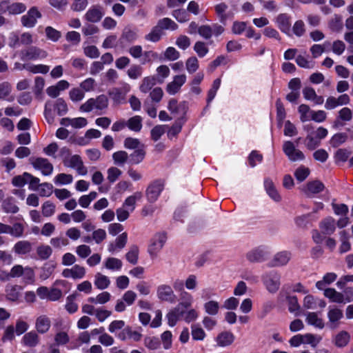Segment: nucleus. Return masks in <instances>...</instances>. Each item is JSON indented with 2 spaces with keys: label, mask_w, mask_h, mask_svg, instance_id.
Masks as SVG:
<instances>
[{
  "label": "nucleus",
  "mask_w": 353,
  "mask_h": 353,
  "mask_svg": "<svg viewBox=\"0 0 353 353\" xmlns=\"http://www.w3.org/2000/svg\"><path fill=\"white\" fill-rule=\"evenodd\" d=\"M303 130L306 133L303 143L309 150H314L317 148L321 145V141L328 134L326 128L321 126L316 128L311 123L304 125Z\"/></svg>",
  "instance_id": "nucleus-1"
},
{
  "label": "nucleus",
  "mask_w": 353,
  "mask_h": 353,
  "mask_svg": "<svg viewBox=\"0 0 353 353\" xmlns=\"http://www.w3.org/2000/svg\"><path fill=\"white\" fill-rule=\"evenodd\" d=\"M21 277L26 284H32L34 281V272L30 267H23L21 265H14L8 274V278Z\"/></svg>",
  "instance_id": "nucleus-2"
},
{
  "label": "nucleus",
  "mask_w": 353,
  "mask_h": 353,
  "mask_svg": "<svg viewBox=\"0 0 353 353\" xmlns=\"http://www.w3.org/2000/svg\"><path fill=\"white\" fill-rule=\"evenodd\" d=\"M108 99L104 94L98 96L97 98H90L80 106V111L90 112L92 110H103L108 107Z\"/></svg>",
  "instance_id": "nucleus-3"
},
{
  "label": "nucleus",
  "mask_w": 353,
  "mask_h": 353,
  "mask_svg": "<svg viewBox=\"0 0 353 353\" xmlns=\"http://www.w3.org/2000/svg\"><path fill=\"white\" fill-rule=\"evenodd\" d=\"M282 148L283 153L290 161H302L305 159L304 153L291 141H285Z\"/></svg>",
  "instance_id": "nucleus-4"
},
{
  "label": "nucleus",
  "mask_w": 353,
  "mask_h": 353,
  "mask_svg": "<svg viewBox=\"0 0 353 353\" xmlns=\"http://www.w3.org/2000/svg\"><path fill=\"white\" fill-rule=\"evenodd\" d=\"M263 284L270 293H275L281 285V275L276 271H270L262 276Z\"/></svg>",
  "instance_id": "nucleus-5"
},
{
  "label": "nucleus",
  "mask_w": 353,
  "mask_h": 353,
  "mask_svg": "<svg viewBox=\"0 0 353 353\" xmlns=\"http://www.w3.org/2000/svg\"><path fill=\"white\" fill-rule=\"evenodd\" d=\"M42 15L38 8L36 6L31 7L26 14L21 17V22L23 26L31 28L35 26L37 20L41 18Z\"/></svg>",
  "instance_id": "nucleus-6"
},
{
  "label": "nucleus",
  "mask_w": 353,
  "mask_h": 353,
  "mask_svg": "<svg viewBox=\"0 0 353 353\" xmlns=\"http://www.w3.org/2000/svg\"><path fill=\"white\" fill-rule=\"evenodd\" d=\"M167 237L164 232H159L154 235L148 246V252L152 257L157 256L163 248Z\"/></svg>",
  "instance_id": "nucleus-7"
},
{
  "label": "nucleus",
  "mask_w": 353,
  "mask_h": 353,
  "mask_svg": "<svg viewBox=\"0 0 353 353\" xmlns=\"http://www.w3.org/2000/svg\"><path fill=\"white\" fill-rule=\"evenodd\" d=\"M64 165L74 169L81 176H85L88 173V169L83 165V162L79 155L74 154L71 157H65Z\"/></svg>",
  "instance_id": "nucleus-8"
},
{
  "label": "nucleus",
  "mask_w": 353,
  "mask_h": 353,
  "mask_svg": "<svg viewBox=\"0 0 353 353\" xmlns=\"http://www.w3.org/2000/svg\"><path fill=\"white\" fill-rule=\"evenodd\" d=\"M157 296L161 301L169 303H174L176 300V296L172 288L168 284H161L157 287Z\"/></svg>",
  "instance_id": "nucleus-9"
},
{
  "label": "nucleus",
  "mask_w": 353,
  "mask_h": 353,
  "mask_svg": "<svg viewBox=\"0 0 353 353\" xmlns=\"http://www.w3.org/2000/svg\"><path fill=\"white\" fill-rule=\"evenodd\" d=\"M327 317L328 319L327 326L330 329H336L339 326L340 321L343 318V310L335 305L329 306Z\"/></svg>",
  "instance_id": "nucleus-10"
},
{
  "label": "nucleus",
  "mask_w": 353,
  "mask_h": 353,
  "mask_svg": "<svg viewBox=\"0 0 353 353\" xmlns=\"http://www.w3.org/2000/svg\"><path fill=\"white\" fill-rule=\"evenodd\" d=\"M269 254L270 252L266 247L259 246L249 251L246 258L252 263H258L265 260Z\"/></svg>",
  "instance_id": "nucleus-11"
},
{
  "label": "nucleus",
  "mask_w": 353,
  "mask_h": 353,
  "mask_svg": "<svg viewBox=\"0 0 353 353\" xmlns=\"http://www.w3.org/2000/svg\"><path fill=\"white\" fill-rule=\"evenodd\" d=\"M47 55V52L45 50L32 46L21 52V59L23 61L42 59L46 58Z\"/></svg>",
  "instance_id": "nucleus-12"
},
{
  "label": "nucleus",
  "mask_w": 353,
  "mask_h": 353,
  "mask_svg": "<svg viewBox=\"0 0 353 353\" xmlns=\"http://www.w3.org/2000/svg\"><path fill=\"white\" fill-rule=\"evenodd\" d=\"M163 183L160 181L157 180L154 182H152L147 188L146 190V196L148 198V200L150 202H154L157 200L159 198L160 194L163 190Z\"/></svg>",
  "instance_id": "nucleus-13"
},
{
  "label": "nucleus",
  "mask_w": 353,
  "mask_h": 353,
  "mask_svg": "<svg viewBox=\"0 0 353 353\" xmlns=\"http://www.w3.org/2000/svg\"><path fill=\"white\" fill-rule=\"evenodd\" d=\"M128 241V234L123 232L119 235L114 241L110 242L108 245V251L114 254L119 253L123 249Z\"/></svg>",
  "instance_id": "nucleus-14"
},
{
  "label": "nucleus",
  "mask_w": 353,
  "mask_h": 353,
  "mask_svg": "<svg viewBox=\"0 0 353 353\" xmlns=\"http://www.w3.org/2000/svg\"><path fill=\"white\" fill-rule=\"evenodd\" d=\"M186 79V75L184 74L174 76L172 81L166 85V92L170 95H174L181 90Z\"/></svg>",
  "instance_id": "nucleus-15"
},
{
  "label": "nucleus",
  "mask_w": 353,
  "mask_h": 353,
  "mask_svg": "<svg viewBox=\"0 0 353 353\" xmlns=\"http://www.w3.org/2000/svg\"><path fill=\"white\" fill-rule=\"evenodd\" d=\"M32 165L36 170H40L42 174L45 176H49L53 172L52 164L45 158H36L32 160Z\"/></svg>",
  "instance_id": "nucleus-16"
},
{
  "label": "nucleus",
  "mask_w": 353,
  "mask_h": 353,
  "mask_svg": "<svg viewBox=\"0 0 353 353\" xmlns=\"http://www.w3.org/2000/svg\"><path fill=\"white\" fill-rule=\"evenodd\" d=\"M6 6L4 12H7L10 15H17L23 13L26 10V6L21 2H14L8 3L6 1L0 2V7Z\"/></svg>",
  "instance_id": "nucleus-17"
},
{
  "label": "nucleus",
  "mask_w": 353,
  "mask_h": 353,
  "mask_svg": "<svg viewBox=\"0 0 353 353\" xmlns=\"http://www.w3.org/2000/svg\"><path fill=\"white\" fill-rule=\"evenodd\" d=\"M61 274L65 278L81 279L85 275V269L79 265H74L71 268L64 269Z\"/></svg>",
  "instance_id": "nucleus-18"
},
{
  "label": "nucleus",
  "mask_w": 353,
  "mask_h": 353,
  "mask_svg": "<svg viewBox=\"0 0 353 353\" xmlns=\"http://www.w3.org/2000/svg\"><path fill=\"white\" fill-rule=\"evenodd\" d=\"M104 13L103 12V8L99 6H91L85 14V19L92 23L99 22Z\"/></svg>",
  "instance_id": "nucleus-19"
},
{
  "label": "nucleus",
  "mask_w": 353,
  "mask_h": 353,
  "mask_svg": "<svg viewBox=\"0 0 353 353\" xmlns=\"http://www.w3.org/2000/svg\"><path fill=\"white\" fill-rule=\"evenodd\" d=\"M324 296L329 299L330 301L337 303H349L352 301L350 299H345L344 295L337 292L334 288H327L324 290Z\"/></svg>",
  "instance_id": "nucleus-20"
},
{
  "label": "nucleus",
  "mask_w": 353,
  "mask_h": 353,
  "mask_svg": "<svg viewBox=\"0 0 353 353\" xmlns=\"http://www.w3.org/2000/svg\"><path fill=\"white\" fill-rule=\"evenodd\" d=\"M319 229L323 234L331 235L336 230L335 220L331 216L323 219L319 223Z\"/></svg>",
  "instance_id": "nucleus-21"
},
{
  "label": "nucleus",
  "mask_w": 353,
  "mask_h": 353,
  "mask_svg": "<svg viewBox=\"0 0 353 353\" xmlns=\"http://www.w3.org/2000/svg\"><path fill=\"white\" fill-rule=\"evenodd\" d=\"M234 339L235 336L232 332L230 331H223L217 335L215 339V341L218 346L223 347L232 344Z\"/></svg>",
  "instance_id": "nucleus-22"
},
{
  "label": "nucleus",
  "mask_w": 353,
  "mask_h": 353,
  "mask_svg": "<svg viewBox=\"0 0 353 353\" xmlns=\"http://www.w3.org/2000/svg\"><path fill=\"white\" fill-rule=\"evenodd\" d=\"M275 22L281 32L287 34H290L291 28V21L290 17L288 14H279L275 19Z\"/></svg>",
  "instance_id": "nucleus-23"
},
{
  "label": "nucleus",
  "mask_w": 353,
  "mask_h": 353,
  "mask_svg": "<svg viewBox=\"0 0 353 353\" xmlns=\"http://www.w3.org/2000/svg\"><path fill=\"white\" fill-rule=\"evenodd\" d=\"M263 184L267 194L272 200L276 202H279L281 200V196L278 192L274 183L270 178H265Z\"/></svg>",
  "instance_id": "nucleus-24"
},
{
  "label": "nucleus",
  "mask_w": 353,
  "mask_h": 353,
  "mask_svg": "<svg viewBox=\"0 0 353 353\" xmlns=\"http://www.w3.org/2000/svg\"><path fill=\"white\" fill-rule=\"evenodd\" d=\"M50 326L51 321L48 316L42 314L36 319L35 328L39 333H46L50 330Z\"/></svg>",
  "instance_id": "nucleus-25"
},
{
  "label": "nucleus",
  "mask_w": 353,
  "mask_h": 353,
  "mask_svg": "<svg viewBox=\"0 0 353 353\" xmlns=\"http://www.w3.org/2000/svg\"><path fill=\"white\" fill-rule=\"evenodd\" d=\"M323 189L324 185L321 181H313L308 182L303 188V191L307 196H312L313 195L322 192Z\"/></svg>",
  "instance_id": "nucleus-26"
},
{
  "label": "nucleus",
  "mask_w": 353,
  "mask_h": 353,
  "mask_svg": "<svg viewBox=\"0 0 353 353\" xmlns=\"http://www.w3.org/2000/svg\"><path fill=\"white\" fill-rule=\"evenodd\" d=\"M292 257V254L289 251H281L276 253L271 261L272 266H283L285 265Z\"/></svg>",
  "instance_id": "nucleus-27"
},
{
  "label": "nucleus",
  "mask_w": 353,
  "mask_h": 353,
  "mask_svg": "<svg viewBox=\"0 0 353 353\" xmlns=\"http://www.w3.org/2000/svg\"><path fill=\"white\" fill-rule=\"evenodd\" d=\"M183 310L179 307V305L176 306L175 307L170 310L168 314H166V319L168 321V323L170 327H174L178 321L183 318Z\"/></svg>",
  "instance_id": "nucleus-28"
},
{
  "label": "nucleus",
  "mask_w": 353,
  "mask_h": 353,
  "mask_svg": "<svg viewBox=\"0 0 353 353\" xmlns=\"http://www.w3.org/2000/svg\"><path fill=\"white\" fill-rule=\"evenodd\" d=\"M11 92L12 85L9 82L3 81L0 83V100L12 102L14 100V96Z\"/></svg>",
  "instance_id": "nucleus-29"
},
{
  "label": "nucleus",
  "mask_w": 353,
  "mask_h": 353,
  "mask_svg": "<svg viewBox=\"0 0 353 353\" xmlns=\"http://www.w3.org/2000/svg\"><path fill=\"white\" fill-rule=\"evenodd\" d=\"M12 250L18 255H25L32 251V245L28 241L22 240L17 242L14 245Z\"/></svg>",
  "instance_id": "nucleus-30"
},
{
  "label": "nucleus",
  "mask_w": 353,
  "mask_h": 353,
  "mask_svg": "<svg viewBox=\"0 0 353 353\" xmlns=\"http://www.w3.org/2000/svg\"><path fill=\"white\" fill-rule=\"evenodd\" d=\"M350 334L347 331H340L335 334L332 339V343L337 347H344L350 342Z\"/></svg>",
  "instance_id": "nucleus-31"
},
{
  "label": "nucleus",
  "mask_w": 353,
  "mask_h": 353,
  "mask_svg": "<svg viewBox=\"0 0 353 353\" xmlns=\"http://www.w3.org/2000/svg\"><path fill=\"white\" fill-rule=\"evenodd\" d=\"M303 94L306 100L311 101L316 105H321L324 101L323 97L317 95L314 89L310 87L305 88L303 90Z\"/></svg>",
  "instance_id": "nucleus-32"
},
{
  "label": "nucleus",
  "mask_w": 353,
  "mask_h": 353,
  "mask_svg": "<svg viewBox=\"0 0 353 353\" xmlns=\"http://www.w3.org/2000/svg\"><path fill=\"white\" fill-rule=\"evenodd\" d=\"M142 196L143 194L141 192H136L133 194L128 196L122 205L132 212L135 209L137 201H140Z\"/></svg>",
  "instance_id": "nucleus-33"
},
{
  "label": "nucleus",
  "mask_w": 353,
  "mask_h": 353,
  "mask_svg": "<svg viewBox=\"0 0 353 353\" xmlns=\"http://www.w3.org/2000/svg\"><path fill=\"white\" fill-rule=\"evenodd\" d=\"M306 322L319 329H323L325 327L323 320L316 312H308L306 314Z\"/></svg>",
  "instance_id": "nucleus-34"
},
{
  "label": "nucleus",
  "mask_w": 353,
  "mask_h": 353,
  "mask_svg": "<svg viewBox=\"0 0 353 353\" xmlns=\"http://www.w3.org/2000/svg\"><path fill=\"white\" fill-rule=\"evenodd\" d=\"M129 90V86H127L124 91H122L119 88H114L109 92V94L115 103L121 104L125 101V94Z\"/></svg>",
  "instance_id": "nucleus-35"
},
{
  "label": "nucleus",
  "mask_w": 353,
  "mask_h": 353,
  "mask_svg": "<svg viewBox=\"0 0 353 353\" xmlns=\"http://www.w3.org/2000/svg\"><path fill=\"white\" fill-rule=\"evenodd\" d=\"M158 83L155 76L144 77L140 83L139 90L143 93L148 92L156 83Z\"/></svg>",
  "instance_id": "nucleus-36"
},
{
  "label": "nucleus",
  "mask_w": 353,
  "mask_h": 353,
  "mask_svg": "<svg viewBox=\"0 0 353 353\" xmlns=\"http://www.w3.org/2000/svg\"><path fill=\"white\" fill-rule=\"evenodd\" d=\"M336 278L337 275L334 272L326 273L323 276L322 280L319 281L316 283V287L317 289L320 290H325V286L333 283L336 279Z\"/></svg>",
  "instance_id": "nucleus-37"
},
{
  "label": "nucleus",
  "mask_w": 353,
  "mask_h": 353,
  "mask_svg": "<svg viewBox=\"0 0 353 353\" xmlns=\"http://www.w3.org/2000/svg\"><path fill=\"white\" fill-rule=\"evenodd\" d=\"M220 309V303L214 300H209L203 304L205 312L210 316L216 315Z\"/></svg>",
  "instance_id": "nucleus-38"
},
{
  "label": "nucleus",
  "mask_w": 353,
  "mask_h": 353,
  "mask_svg": "<svg viewBox=\"0 0 353 353\" xmlns=\"http://www.w3.org/2000/svg\"><path fill=\"white\" fill-rule=\"evenodd\" d=\"M22 342L26 346L34 347L39 343V336L35 332H29L23 336Z\"/></svg>",
  "instance_id": "nucleus-39"
},
{
  "label": "nucleus",
  "mask_w": 353,
  "mask_h": 353,
  "mask_svg": "<svg viewBox=\"0 0 353 353\" xmlns=\"http://www.w3.org/2000/svg\"><path fill=\"white\" fill-rule=\"evenodd\" d=\"M110 281L107 276L97 273L94 276V285L99 290H105L110 285Z\"/></svg>",
  "instance_id": "nucleus-40"
},
{
  "label": "nucleus",
  "mask_w": 353,
  "mask_h": 353,
  "mask_svg": "<svg viewBox=\"0 0 353 353\" xmlns=\"http://www.w3.org/2000/svg\"><path fill=\"white\" fill-rule=\"evenodd\" d=\"M122 265V261L120 259L114 257H108L104 262L105 268L112 271L121 270Z\"/></svg>",
  "instance_id": "nucleus-41"
},
{
  "label": "nucleus",
  "mask_w": 353,
  "mask_h": 353,
  "mask_svg": "<svg viewBox=\"0 0 353 353\" xmlns=\"http://www.w3.org/2000/svg\"><path fill=\"white\" fill-rule=\"evenodd\" d=\"M126 125L134 132H139L142 128V118L140 116H134L128 120Z\"/></svg>",
  "instance_id": "nucleus-42"
},
{
  "label": "nucleus",
  "mask_w": 353,
  "mask_h": 353,
  "mask_svg": "<svg viewBox=\"0 0 353 353\" xmlns=\"http://www.w3.org/2000/svg\"><path fill=\"white\" fill-rule=\"evenodd\" d=\"M157 26L161 31L163 30H175L178 28V25L174 21L167 17L160 19Z\"/></svg>",
  "instance_id": "nucleus-43"
},
{
  "label": "nucleus",
  "mask_w": 353,
  "mask_h": 353,
  "mask_svg": "<svg viewBox=\"0 0 353 353\" xmlns=\"http://www.w3.org/2000/svg\"><path fill=\"white\" fill-rule=\"evenodd\" d=\"M2 208L6 213L15 214L19 211V208L13 198L5 199L2 203Z\"/></svg>",
  "instance_id": "nucleus-44"
},
{
  "label": "nucleus",
  "mask_w": 353,
  "mask_h": 353,
  "mask_svg": "<svg viewBox=\"0 0 353 353\" xmlns=\"http://www.w3.org/2000/svg\"><path fill=\"white\" fill-rule=\"evenodd\" d=\"M52 108L59 116L65 114L68 110L67 103L62 98H59L54 103H52Z\"/></svg>",
  "instance_id": "nucleus-45"
},
{
  "label": "nucleus",
  "mask_w": 353,
  "mask_h": 353,
  "mask_svg": "<svg viewBox=\"0 0 353 353\" xmlns=\"http://www.w3.org/2000/svg\"><path fill=\"white\" fill-rule=\"evenodd\" d=\"M111 294L108 292H103L99 294L96 297H90L88 302L95 304H105L110 300Z\"/></svg>",
  "instance_id": "nucleus-46"
},
{
  "label": "nucleus",
  "mask_w": 353,
  "mask_h": 353,
  "mask_svg": "<svg viewBox=\"0 0 353 353\" xmlns=\"http://www.w3.org/2000/svg\"><path fill=\"white\" fill-rule=\"evenodd\" d=\"M300 114V120L302 122H306L311 120L312 111L307 105L301 104L298 108Z\"/></svg>",
  "instance_id": "nucleus-47"
},
{
  "label": "nucleus",
  "mask_w": 353,
  "mask_h": 353,
  "mask_svg": "<svg viewBox=\"0 0 353 353\" xmlns=\"http://www.w3.org/2000/svg\"><path fill=\"white\" fill-rule=\"evenodd\" d=\"M72 181L73 176L70 174L61 173L54 178V183L57 185H68L72 183Z\"/></svg>",
  "instance_id": "nucleus-48"
},
{
  "label": "nucleus",
  "mask_w": 353,
  "mask_h": 353,
  "mask_svg": "<svg viewBox=\"0 0 353 353\" xmlns=\"http://www.w3.org/2000/svg\"><path fill=\"white\" fill-rule=\"evenodd\" d=\"M215 12L219 18L220 22L225 24V21L228 18V15L225 13L228 6L225 3H221L215 6Z\"/></svg>",
  "instance_id": "nucleus-49"
},
{
  "label": "nucleus",
  "mask_w": 353,
  "mask_h": 353,
  "mask_svg": "<svg viewBox=\"0 0 353 353\" xmlns=\"http://www.w3.org/2000/svg\"><path fill=\"white\" fill-rule=\"evenodd\" d=\"M170 70L168 66L161 65L157 68V81L159 83H162L164 80L170 75Z\"/></svg>",
  "instance_id": "nucleus-50"
},
{
  "label": "nucleus",
  "mask_w": 353,
  "mask_h": 353,
  "mask_svg": "<svg viewBox=\"0 0 353 353\" xmlns=\"http://www.w3.org/2000/svg\"><path fill=\"white\" fill-rule=\"evenodd\" d=\"M310 173V169L301 165L296 169L294 172V176L298 181L302 182L307 178Z\"/></svg>",
  "instance_id": "nucleus-51"
},
{
  "label": "nucleus",
  "mask_w": 353,
  "mask_h": 353,
  "mask_svg": "<svg viewBox=\"0 0 353 353\" xmlns=\"http://www.w3.org/2000/svg\"><path fill=\"white\" fill-rule=\"evenodd\" d=\"M97 87V83L93 78L89 77L83 80L80 83V88L84 92H90L94 91Z\"/></svg>",
  "instance_id": "nucleus-52"
},
{
  "label": "nucleus",
  "mask_w": 353,
  "mask_h": 353,
  "mask_svg": "<svg viewBox=\"0 0 353 353\" xmlns=\"http://www.w3.org/2000/svg\"><path fill=\"white\" fill-rule=\"evenodd\" d=\"M162 34L163 32L157 26H156L152 29V30L148 34H147L145 36V39L147 41L155 43L161 39Z\"/></svg>",
  "instance_id": "nucleus-53"
},
{
  "label": "nucleus",
  "mask_w": 353,
  "mask_h": 353,
  "mask_svg": "<svg viewBox=\"0 0 353 353\" xmlns=\"http://www.w3.org/2000/svg\"><path fill=\"white\" fill-rule=\"evenodd\" d=\"M145 155V152L143 149V146L141 147L134 150L133 153L130 154V161L133 164H138L141 163Z\"/></svg>",
  "instance_id": "nucleus-54"
},
{
  "label": "nucleus",
  "mask_w": 353,
  "mask_h": 353,
  "mask_svg": "<svg viewBox=\"0 0 353 353\" xmlns=\"http://www.w3.org/2000/svg\"><path fill=\"white\" fill-rule=\"evenodd\" d=\"M139 252V248L137 245L131 246L129 251L125 254L127 261L133 265L137 264L138 262Z\"/></svg>",
  "instance_id": "nucleus-55"
},
{
  "label": "nucleus",
  "mask_w": 353,
  "mask_h": 353,
  "mask_svg": "<svg viewBox=\"0 0 353 353\" xmlns=\"http://www.w3.org/2000/svg\"><path fill=\"white\" fill-rule=\"evenodd\" d=\"M295 61L299 67L305 69H312L315 65V62L314 61L309 60L302 55L296 56Z\"/></svg>",
  "instance_id": "nucleus-56"
},
{
  "label": "nucleus",
  "mask_w": 353,
  "mask_h": 353,
  "mask_svg": "<svg viewBox=\"0 0 353 353\" xmlns=\"http://www.w3.org/2000/svg\"><path fill=\"white\" fill-rule=\"evenodd\" d=\"M52 250L48 245H41L37 248V254L41 260L48 259L52 254Z\"/></svg>",
  "instance_id": "nucleus-57"
},
{
  "label": "nucleus",
  "mask_w": 353,
  "mask_h": 353,
  "mask_svg": "<svg viewBox=\"0 0 353 353\" xmlns=\"http://www.w3.org/2000/svg\"><path fill=\"white\" fill-rule=\"evenodd\" d=\"M112 159L115 165H123L128 159V154L126 152L121 150L112 154Z\"/></svg>",
  "instance_id": "nucleus-58"
},
{
  "label": "nucleus",
  "mask_w": 353,
  "mask_h": 353,
  "mask_svg": "<svg viewBox=\"0 0 353 353\" xmlns=\"http://www.w3.org/2000/svg\"><path fill=\"white\" fill-rule=\"evenodd\" d=\"M341 238V245L339 247V251L341 253H345L348 252L351 249L350 243L348 241L347 234L345 231H341L340 232Z\"/></svg>",
  "instance_id": "nucleus-59"
},
{
  "label": "nucleus",
  "mask_w": 353,
  "mask_h": 353,
  "mask_svg": "<svg viewBox=\"0 0 353 353\" xmlns=\"http://www.w3.org/2000/svg\"><path fill=\"white\" fill-rule=\"evenodd\" d=\"M181 301L179 303V307L189 308L193 303V296L191 294L183 291L181 294Z\"/></svg>",
  "instance_id": "nucleus-60"
},
{
  "label": "nucleus",
  "mask_w": 353,
  "mask_h": 353,
  "mask_svg": "<svg viewBox=\"0 0 353 353\" xmlns=\"http://www.w3.org/2000/svg\"><path fill=\"white\" fill-rule=\"evenodd\" d=\"M69 97L73 102H79L85 97V92L80 88H74L69 92Z\"/></svg>",
  "instance_id": "nucleus-61"
},
{
  "label": "nucleus",
  "mask_w": 353,
  "mask_h": 353,
  "mask_svg": "<svg viewBox=\"0 0 353 353\" xmlns=\"http://www.w3.org/2000/svg\"><path fill=\"white\" fill-rule=\"evenodd\" d=\"M143 68L139 65H132L128 70L127 74L130 79H137L142 76Z\"/></svg>",
  "instance_id": "nucleus-62"
},
{
  "label": "nucleus",
  "mask_w": 353,
  "mask_h": 353,
  "mask_svg": "<svg viewBox=\"0 0 353 353\" xmlns=\"http://www.w3.org/2000/svg\"><path fill=\"white\" fill-rule=\"evenodd\" d=\"M122 172L116 167H110L107 170V179L111 183H114L121 175Z\"/></svg>",
  "instance_id": "nucleus-63"
},
{
  "label": "nucleus",
  "mask_w": 353,
  "mask_h": 353,
  "mask_svg": "<svg viewBox=\"0 0 353 353\" xmlns=\"http://www.w3.org/2000/svg\"><path fill=\"white\" fill-rule=\"evenodd\" d=\"M158 58V53L152 50H147L142 52L141 63L146 64L152 62Z\"/></svg>",
  "instance_id": "nucleus-64"
}]
</instances>
